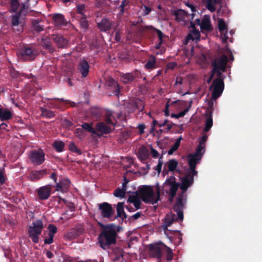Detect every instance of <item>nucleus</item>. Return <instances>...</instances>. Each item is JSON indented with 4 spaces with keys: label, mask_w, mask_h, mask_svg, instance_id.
Instances as JSON below:
<instances>
[{
    "label": "nucleus",
    "mask_w": 262,
    "mask_h": 262,
    "mask_svg": "<svg viewBox=\"0 0 262 262\" xmlns=\"http://www.w3.org/2000/svg\"><path fill=\"white\" fill-rule=\"evenodd\" d=\"M193 181L194 178L189 175H186L182 179L180 185L182 192L176 198V202L173 206L174 211L178 213V218L181 220L184 218L183 209L185 207L187 201V195L186 192L188 188L193 184Z\"/></svg>",
    "instance_id": "1"
},
{
    "label": "nucleus",
    "mask_w": 262,
    "mask_h": 262,
    "mask_svg": "<svg viewBox=\"0 0 262 262\" xmlns=\"http://www.w3.org/2000/svg\"><path fill=\"white\" fill-rule=\"evenodd\" d=\"M101 231L98 236L100 246H110L116 243L117 234L115 230V224L104 225L99 223Z\"/></svg>",
    "instance_id": "2"
},
{
    "label": "nucleus",
    "mask_w": 262,
    "mask_h": 262,
    "mask_svg": "<svg viewBox=\"0 0 262 262\" xmlns=\"http://www.w3.org/2000/svg\"><path fill=\"white\" fill-rule=\"evenodd\" d=\"M138 193L141 200L145 203L154 204L160 199L159 189L158 188L155 193L151 186H143L138 190Z\"/></svg>",
    "instance_id": "3"
},
{
    "label": "nucleus",
    "mask_w": 262,
    "mask_h": 262,
    "mask_svg": "<svg viewBox=\"0 0 262 262\" xmlns=\"http://www.w3.org/2000/svg\"><path fill=\"white\" fill-rule=\"evenodd\" d=\"M228 60V57L225 54L213 59L211 63L212 70L216 73V76H225L222 73L226 71Z\"/></svg>",
    "instance_id": "4"
},
{
    "label": "nucleus",
    "mask_w": 262,
    "mask_h": 262,
    "mask_svg": "<svg viewBox=\"0 0 262 262\" xmlns=\"http://www.w3.org/2000/svg\"><path fill=\"white\" fill-rule=\"evenodd\" d=\"M19 53L22 59L28 61L34 60L39 55L38 50L32 45H24L20 50Z\"/></svg>",
    "instance_id": "5"
},
{
    "label": "nucleus",
    "mask_w": 262,
    "mask_h": 262,
    "mask_svg": "<svg viewBox=\"0 0 262 262\" xmlns=\"http://www.w3.org/2000/svg\"><path fill=\"white\" fill-rule=\"evenodd\" d=\"M226 76H217L210 85V89H212V99L215 100L222 95L224 89V80Z\"/></svg>",
    "instance_id": "6"
},
{
    "label": "nucleus",
    "mask_w": 262,
    "mask_h": 262,
    "mask_svg": "<svg viewBox=\"0 0 262 262\" xmlns=\"http://www.w3.org/2000/svg\"><path fill=\"white\" fill-rule=\"evenodd\" d=\"M43 228V224L41 220H37L33 222L32 225L29 227L28 229L29 236L34 243H38V235L41 233Z\"/></svg>",
    "instance_id": "7"
},
{
    "label": "nucleus",
    "mask_w": 262,
    "mask_h": 262,
    "mask_svg": "<svg viewBox=\"0 0 262 262\" xmlns=\"http://www.w3.org/2000/svg\"><path fill=\"white\" fill-rule=\"evenodd\" d=\"M21 11L11 15L10 17L11 26L15 32H22L25 25L24 21L21 17Z\"/></svg>",
    "instance_id": "8"
},
{
    "label": "nucleus",
    "mask_w": 262,
    "mask_h": 262,
    "mask_svg": "<svg viewBox=\"0 0 262 262\" xmlns=\"http://www.w3.org/2000/svg\"><path fill=\"white\" fill-rule=\"evenodd\" d=\"M28 156L31 162L37 165H41L45 159V154L42 149L32 150Z\"/></svg>",
    "instance_id": "9"
},
{
    "label": "nucleus",
    "mask_w": 262,
    "mask_h": 262,
    "mask_svg": "<svg viewBox=\"0 0 262 262\" xmlns=\"http://www.w3.org/2000/svg\"><path fill=\"white\" fill-rule=\"evenodd\" d=\"M141 73L138 70H135L132 72L123 73L121 75V81L125 84H129L135 81L137 79L140 78Z\"/></svg>",
    "instance_id": "10"
},
{
    "label": "nucleus",
    "mask_w": 262,
    "mask_h": 262,
    "mask_svg": "<svg viewBox=\"0 0 262 262\" xmlns=\"http://www.w3.org/2000/svg\"><path fill=\"white\" fill-rule=\"evenodd\" d=\"M98 208L104 218H110L114 212L112 205L107 202L99 204Z\"/></svg>",
    "instance_id": "11"
},
{
    "label": "nucleus",
    "mask_w": 262,
    "mask_h": 262,
    "mask_svg": "<svg viewBox=\"0 0 262 262\" xmlns=\"http://www.w3.org/2000/svg\"><path fill=\"white\" fill-rule=\"evenodd\" d=\"M51 185H47L38 188L36 191L39 200L43 201L48 199L51 195Z\"/></svg>",
    "instance_id": "12"
},
{
    "label": "nucleus",
    "mask_w": 262,
    "mask_h": 262,
    "mask_svg": "<svg viewBox=\"0 0 262 262\" xmlns=\"http://www.w3.org/2000/svg\"><path fill=\"white\" fill-rule=\"evenodd\" d=\"M52 19L55 26L57 27H68L70 25V22L66 19L64 16L60 13L53 14Z\"/></svg>",
    "instance_id": "13"
},
{
    "label": "nucleus",
    "mask_w": 262,
    "mask_h": 262,
    "mask_svg": "<svg viewBox=\"0 0 262 262\" xmlns=\"http://www.w3.org/2000/svg\"><path fill=\"white\" fill-rule=\"evenodd\" d=\"M77 70L82 78L86 77L90 72V65L85 59H80L77 65Z\"/></svg>",
    "instance_id": "14"
},
{
    "label": "nucleus",
    "mask_w": 262,
    "mask_h": 262,
    "mask_svg": "<svg viewBox=\"0 0 262 262\" xmlns=\"http://www.w3.org/2000/svg\"><path fill=\"white\" fill-rule=\"evenodd\" d=\"M71 185V181L67 178H63L58 181L55 190L62 192H67Z\"/></svg>",
    "instance_id": "15"
},
{
    "label": "nucleus",
    "mask_w": 262,
    "mask_h": 262,
    "mask_svg": "<svg viewBox=\"0 0 262 262\" xmlns=\"http://www.w3.org/2000/svg\"><path fill=\"white\" fill-rule=\"evenodd\" d=\"M48 173L46 169L40 170H32L28 176V179L32 182H37Z\"/></svg>",
    "instance_id": "16"
},
{
    "label": "nucleus",
    "mask_w": 262,
    "mask_h": 262,
    "mask_svg": "<svg viewBox=\"0 0 262 262\" xmlns=\"http://www.w3.org/2000/svg\"><path fill=\"white\" fill-rule=\"evenodd\" d=\"M177 214H178L177 213ZM177 220H179L178 216L177 215V217H176L174 214L170 213L166 214L164 218V224L162 226L163 229H164V231L165 234H167V233L168 231V227L171 225L174 221H177ZM181 221L182 220H181Z\"/></svg>",
    "instance_id": "17"
},
{
    "label": "nucleus",
    "mask_w": 262,
    "mask_h": 262,
    "mask_svg": "<svg viewBox=\"0 0 262 262\" xmlns=\"http://www.w3.org/2000/svg\"><path fill=\"white\" fill-rule=\"evenodd\" d=\"M51 39L59 48H65L68 45V40L60 34H52Z\"/></svg>",
    "instance_id": "18"
},
{
    "label": "nucleus",
    "mask_w": 262,
    "mask_h": 262,
    "mask_svg": "<svg viewBox=\"0 0 262 262\" xmlns=\"http://www.w3.org/2000/svg\"><path fill=\"white\" fill-rule=\"evenodd\" d=\"M113 24V21L103 18L99 23H97V26L101 31L106 32L111 29Z\"/></svg>",
    "instance_id": "19"
},
{
    "label": "nucleus",
    "mask_w": 262,
    "mask_h": 262,
    "mask_svg": "<svg viewBox=\"0 0 262 262\" xmlns=\"http://www.w3.org/2000/svg\"><path fill=\"white\" fill-rule=\"evenodd\" d=\"M173 15L176 17V20L177 21H185L186 19H189L191 17L190 14L183 9H178L174 10Z\"/></svg>",
    "instance_id": "20"
},
{
    "label": "nucleus",
    "mask_w": 262,
    "mask_h": 262,
    "mask_svg": "<svg viewBox=\"0 0 262 262\" xmlns=\"http://www.w3.org/2000/svg\"><path fill=\"white\" fill-rule=\"evenodd\" d=\"M218 29L222 36L223 42H226L228 39L227 34V26L225 21L223 19H220L218 21Z\"/></svg>",
    "instance_id": "21"
},
{
    "label": "nucleus",
    "mask_w": 262,
    "mask_h": 262,
    "mask_svg": "<svg viewBox=\"0 0 262 262\" xmlns=\"http://www.w3.org/2000/svg\"><path fill=\"white\" fill-rule=\"evenodd\" d=\"M48 229L49 230V238L44 239L45 244H51L53 242L54 234L57 232V228L53 224H49Z\"/></svg>",
    "instance_id": "22"
},
{
    "label": "nucleus",
    "mask_w": 262,
    "mask_h": 262,
    "mask_svg": "<svg viewBox=\"0 0 262 262\" xmlns=\"http://www.w3.org/2000/svg\"><path fill=\"white\" fill-rule=\"evenodd\" d=\"M212 112L211 111L207 110L206 112L205 126L204 128V132H208L212 127Z\"/></svg>",
    "instance_id": "23"
},
{
    "label": "nucleus",
    "mask_w": 262,
    "mask_h": 262,
    "mask_svg": "<svg viewBox=\"0 0 262 262\" xmlns=\"http://www.w3.org/2000/svg\"><path fill=\"white\" fill-rule=\"evenodd\" d=\"M96 132L101 133L102 134H108L112 132L111 128L105 125L103 122H99L97 123L95 126Z\"/></svg>",
    "instance_id": "24"
},
{
    "label": "nucleus",
    "mask_w": 262,
    "mask_h": 262,
    "mask_svg": "<svg viewBox=\"0 0 262 262\" xmlns=\"http://www.w3.org/2000/svg\"><path fill=\"white\" fill-rule=\"evenodd\" d=\"M148 252L152 257L160 259L162 257V252L161 247H149Z\"/></svg>",
    "instance_id": "25"
},
{
    "label": "nucleus",
    "mask_w": 262,
    "mask_h": 262,
    "mask_svg": "<svg viewBox=\"0 0 262 262\" xmlns=\"http://www.w3.org/2000/svg\"><path fill=\"white\" fill-rule=\"evenodd\" d=\"M137 155L142 161L146 160L149 157V150L146 146H141L138 148Z\"/></svg>",
    "instance_id": "26"
},
{
    "label": "nucleus",
    "mask_w": 262,
    "mask_h": 262,
    "mask_svg": "<svg viewBox=\"0 0 262 262\" xmlns=\"http://www.w3.org/2000/svg\"><path fill=\"white\" fill-rule=\"evenodd\" d=\"M200 28L202 31H207L208 32L212 31V28L209 16H205L201 21Z\"/></svg>",
    "instance_id": "27"
},
{
    "label": "nucleus",
    "mask_w": 262,
    "mask_h": 262,
    "mask_svg": "<svg viewBox=\"0 0 262 262\" xmlns=\"http://www.w3.org/2000/svg\"><path fill=\"white\" fill-rule=\"evenodd\" d=\"M140 197L139 195L138 191L137 193L133 195H130L128 198V202L133 203L137 209L141 208V202L140 201Z\"/></svg>",
    "instance_id": "28"
},
{
    "label": "nucleus",
    "mask_w": 262,
    "mask_h": 262,
    "mask_svg": "<svg viewBox=\"0 0 262 262\" xmlns=\"http://www.w3.org/2000/svg\"><path fill=\"white\" fill-rule=\"evenodd\" d=\"M206 3V8L211 12H214L216 10L215 5L220 4L222 0H203Z\"/></svg>",
    "instance_id": "29"
},
{
    "label": "nucleus",
    "mask_w": 262,
    "mask_h": 262,
    "mask_svg": "<svg viewBox=\"0 0 262 262\" xmlns=\"http://www.w3.org/2000/svg\"><path fill=\"white\" fill-rule=\"evenodd\" d=\"M145 29L149 30L153 34H154L155 33H156L157 34L159 39V43L158 44L156 45L155 47L157 49H159L161 46V45L162 42V38L163 37V33L160 30L157 29L155 28H154L152 26L147 27H146Z\"/></svg>",
    "instance_id": "30"
},
{
    "label": "nucleus",
    "mask_w": 262,
    "mask_h": 262,
    "mask_svg": "<svg viewBox=\"0 0 262 262\" xmlns=\"http://www.w3.org/2000/svg\"><path fill=\"white\" fill-rule=\"evenodd\" d=\"M145 68L146 70H152L157 68V64H156V57L153 55H151L148 60L147 61L146 63H145Z\"/></svg>",
    "instance_id": "31"
},
{
    "label": "nucleus",
    "mask_w": 262,
    "mask_h": 262,
    "mask_svg": "<svg viewBox=\"0 0 262 262\" xmlns=\"http://www.w3.org/2000/svg\"><path fill=\"white\" fill-rule=\"evenodd\" d=\"M144 109V103L140 100L135 101L131 104L130 112L132 113L134 112L137 110H138L140 112H142Z\"/></svg>",
    "instance_id": "32"
},
{
    "label": "nucleus",
    "mask_w": 262,
    "mask_h": 262,
    "mask_svg": "<svg viewBox=\"0 0 262 262\" xmlns=\"http://www.w3.org/2000/svg\"><path fill=\"white\" fill-rule=\"evenodd\" d=\"M201 158L198 157L193 154H189L187 157V162L189 166H196V165L199 164L201 161Z\"/></svg>",
    "instance_id": "33"
},
{
    "label": "nucleus",
    "mask_w": 262,
    "mask_h": 262,
    "mask_svg": "<svg viewBox=\"0 0 262 262\" xmlns=\"http://www.w3.org/2000/svg\"><path fill=\"white\" fill-rule=\"evenodd\" d=\"M108 85L114 88V94L118 96L120 93V88L118 82L114 79H110L107 81Z\"/></svg>",
    "instance_id": "34"
},
{
    "label": "nucleus",
    "mask_w": 262,
    "mask_h": 262,
    "mask_svg": "<svg viewBox=\"0 0 262 262\" xmlns=\"http://www.w3.org/2000/svg\"><path fill=\"white\" fill-rule=\"evenodd\" d=\"M41 46L44 49L48 50L50 53H53L55 51L54 48L51 43L50 39L49 38H42Z\"/></svg>",
    "instance_id": "35"
},
{
    "label": "nucleus",
    "mask_w": 262,
    "mask_h": 262,
    "mask_svg": "<svg viewBox=\"0 0 262 262\" xmlns=\"http://www.w3.org/2000/svg\"><path fill=\"white\" fill-rule=\"evenodd\" d=\"M39 110L41 112V116L47 118H53L55 116V112L51 111L49 110H48L46 108L40 107L39 108Z\"/></svg>",
    "instance_id": "36"
},
{
    "label": "nucleus",
    "mask_w": 262,
    "mask_h": 262,
    "mask_svg": "<svg viewBox=\"0 0 262 262\" xmlns=\"http://www.w3.org/2000/svg\"><path fill=\"white\" fill-rule=\"evenodd\" d=\"M117 216L121 217L123 220L127 218V215L125 213L123 208V203L119 202L117 205Z\"/></svg>",
    "instance_id": "37"
},
{
    "label": "nucleus",
    "mask_w": 262,
    "mask_h": 262,
    "mask_svg": "<svg viewBox=\"0 0 262 262\" xmlns=\"http://www.w3.org/2000/svg\"><path fill=\"white\" fill-rule=\"evenodd\" d=\"M129 8V0H123L121 5L119 6L118 9H119V14L121 15L127 11Z\"/></svg>",
    "instance_id": "38"
},
{
    "label": "nucleus",
    "mask_w": 262,
    "mask_h": 262,
    "mask_svg": "<svg viewBox=\"0 0 262 262\" xmlns=\"http://www.w3.org/2000/svg\"><path fill=\"white\" fill-rule=\"evenodd\" d=\"M41 21L38 19H33L32 25L33 31L36 32H40L44 30L43 26L40 24Z\"/></svg>",
    "instance_id": "39"
},
{
    "label": "nucleus",
    "mask_w": 262,
    "mask_h": 262,
    "mask_svg": "<svg viewBox=\"0 0 262 262\" xmlns=\"http://www.w3.org/2000/svg\"><path fill=\"white\" fill-rule=\"evenodd\" d=\"M78 20H79L80 27L86 30L89 26V22L87 20V16H77Z\"/></svg>",
    "instance_id": "40"
},
{
    "label": "nucleus",
    "mask_w": 262,
    "mask_h": 262,
    "mask_svg": "<svg viewBox=\"0 0 262 262\" xmlns=\"http://www.w3.org/2000/svg\"><path fill=\"white\" fill-rule=\"evenodd\" d=\"M0 115L2 118V121L9 120L11 118L12 114L11 112L7 110H4L3 108H0Z\"/></svg>",
    "instance_id": "41"
},
{
    "label": "nucleus",
    "mask_w": 262,
    "mask_h": 262,
    "mask_svg": "<svg viewBox=\"0 0 262 262\" xmlns=\"http://www.w3.org/2000/svg\"><path fill=\"white\" fill-rule=\"evenodd\" d=\"M76 12L77 14H79V16H85L86 15L85 14L86 12V6L84 4H79L76 6Z\"/></svg>",
    "instance_id": "42"
},
{
    "label": "nucleus",
    "mask_w": 262,
    "mask_h": 262,
    "mask_svg": "<svg viewBox=\"0 0 262 262\" xmlns=\"http://www.w3.org/2000/svg\"><path fill=\"white\" fill-rule=\"evenodd\" d=\"M81 126L83 129L87 130L88 132L91 133L92 134L96 135L98 136H100L97 134L95 128L93 127L92 123L85 122L83 123Z\"/></svg>",
    "instance_id": "43"
},
{
    "label": "nucleus",
    "mask_w": 262,
    "mask_h": 262,
    "mask_svg": "<svg viewBox=\"0 0 262 262\" xmlns=\"http://www.w3.org/2000/svg\"><path fill=\"white\" fill-rule=\"evenodd\" d=\"M84 231V229L82 227H80L77 229H73L68 234L69 237L72 238H75V237L82 233Z\"/></svg>",
    "instance_id": "44"
},
{
    "label": "nucleus",
    "mask_w": 262,
    "mask_h": 262,
    "mask_svg": "<svg viewBox=\"0 0 262 262\" xmlns=\"http://www.w3.org/2000/svg\"><path fill=\"white\" fill-rule=\"evenodd\" d=\"M166 165L168 168V171H174L178 165V162L175 159H171L167 162Z\"/></svg>",
    "instance_id": "45"
},
{
    "label": "nucleus",
    "mask_w": 262,
    "mask_h": 262,
    "mask_svg": "<svg viewBox=\"0 0 262 262\" xmlns=\"http://www.w3.org/2000/svg\"><path fill=\"white\" fill-rule=\"evenodd\" d=\"M113 112L110 110H107L105 113L104 120L107 124L114 125L113 120Z\"/></svg>",
    "instance_id": "46"
},
{
    "label": "nucleus",
    "mask_w": 262,
    "mask_h": 262,
    "mask_svg": "<svg viewBox=\"0 0 262 262\" xmlns=\"http://www.w3.org/2000/svg\"><path fill=\"white\" fill-rule=\"evenodd\" d=\"M182 139V137H180L177 139L175 143L171 146L169 150L168 151V154L169 155H172L173 153L177 150L180 146L181 140Z\"/></svg>",
    "instance_id": "47"
},
{
    "label": "nucleus",
    "mask_w": 262,
    "mask_h": 262,
    "mask_svg": "<svg viewBox=\"0 0 262 262\" xmlns=\"http://www.w3.org/2000/svg\"><path fill=\"white\" fill-rule=\"evenodd\" d=\"M200 36V34L199 31L194 28L192 30L191 33L188 35L187 38L188 39H192V40H194V39H199Z\"/></svg>",
    "instance_id": "48"
},
{
    "label": "nucleus",
    "mask_w": 262,
    "mask_h": 262,
    "mask_svg": "<svg viewBox=\"0 0 262 262\" xmlns=\"http://www.w3.org/2000/svg\"><path fill=\"white\" fill-rule=\"evenodd\" d=\"M180 186L179 183H174L171 185L169 189V195L171 198H174L177 193L179 187Z\"/></svg>",
    "instance_id": "49"
},
{
    "label": "nucleus",
    "mask_w": 262,
    "mask_h": 262,
    "mask_svg": "<svg viewBox=\"0 0 262 262\" xmlns=\"http://www.w3.org/2000/svg\"><path fill=\"white\" fill-rule=\"evenodd\" d=\"M64 143L61 141H56L54 142L53 146L57 152H62L64 147Z\"/></svg>",
    "instance_id": "50"
},
{
    "label": "nucleus",
    "mask_w": 262,
    "mask_h": 262,
    "mask_svg": "<svg viewBox=\"0 0 262 262\" xmlns=\"http://www.w3.org/2000/svg\"><path fill=\"white\" fill-rule=\"evenodd\" d=\"M69 149L71 152L76 153L78 155H81L82 154L81 150L77 148L74 142H71L69 144Z\"/></svg>",
    "instance_id": "51"
},
{
    "label": "nucleus",
    "mask_w": 262,
    "mask_h": 262,
    "mask_svg": "<svg viewBox=\"0 0 262 262\" xmlns=\"http://www.w3.org/2000/svg\"><path fill=\"white\" fill-rule=\"evenodd\" d=\"M205 152V146H202L201 145H198L195 153L193 154L195 156H198V157H200V158H202L203 155Z\"/></svg>",
    "instance_id": "52"
},
{
    "label": "nucleus",
    "mask_w": 262,
    "mask_h": 262,
    "mask_svg": "<svg viewBox=\"0 0 262 262\" xmlns=\"http://www.w3.org/2000/svg\"><path fill=\"white\" fill-rule=\"evenodd\" d=\"M10 10L13 12L16 13L18 7L19 6V3L18 0H11L10 2Z\"/></svg>",
    "instance_id": "53"
},
{
    "label": "nucleus",
    "mask_w": 262,
    "mask_h": 262,
    "mask_svg": "<svg viewBox=\"0 0 262 262\" xmlns=\"http://www.w3.org/2000/svg\"><path fill=\"white\" fill-rule=\"evenodd\" d=\"M189 107L190 106L185 108L183 111L180 112L177 114H172L171 115V117L178 119L179 118L184 117L185 114L189 111Z\"/></svg>",
    "instance_id": "54"
},
{
    "label": "nucleus",
    "mask_w": 262,
    "mask_h": 262,
    "mask_svg": "<svg viewBox=\"0 0 262 262\" xmlns=\"http://www.w3.org/2000/svg\"><path fill=\"white\" fill-rule=\"evenodd\" d=\"M126 191L123 190V189L117 188L114 192V195L116 197H119L120 198H123L125 195Z\"/></svg>",
    "instance_id": "55"
},
{
    "label": "nucleus",
    "mask_w": 262,
    "mask_h": 262,
    "mask_svg": "<svg viewBox=\"0 0 262 262\" xmlns=\"http://www.w3.org/2000/svg\"><path fill=\"white\" fill-rule=\"evenodd\" d=\"M132 134V132L131 130H124L122 132L121 135V140L122 141L126 140L127 139L130 137Z\"/></svg>",
    "instance_id": "56"
},
{
    "label": "nucleus",
    "mask_w": 262,
    "mask_h": 262,
    "mask_svg": "<svg viewBox=\"0 0 262 262\" xmlns=\"http://www.w3.org/2000/svg\"><path fill=\"white\" fill-rule=\"evenodd\" d=\"M47 106L50 108L62 109V107L61 106L60 104L55 102H48L47 103Z\"/></svg>",
    "instance_id": "57"
},
{
    "label": "nucleus",
    "mask_w": 262,
    "mask_h": 262,
    "mask_svg": "<svg viewBox=\"0 0 262 262\" xmlns=\"http://www.w3.org/2000/svg\"><path fill=\"white\" fill-rule=\"evenodd\" d=\"M62 258L64 262H75L77 261L79 259V257H73L68 255L64 254L62 255Z\"/></svg>",
    "instance_id": "58"
},
{
    "label": "nucleus",
    "mask_w": 262,
    "mask_h": 262,
    "mask_svg": "<svg viewBox=\"0 0 262 262\" xmlns=\"http://www.w3.org/2000/svg\"><path fill=\"white\" fill-rule=\"evenodd\" d=\"M166 260L170 261L173 258V252L169 247H166Z\"/></svg>",
    "instance_id": "59"
},
{
    "label": "nucleus",
    "mask_w": 262,
    "mask_h": 262,
    "mask_svg": "<svg viewBox=\"0 0 262 262\" xmlns=\"http://www.w3.org/2000/svg\"><path fill=\"white\" fill-rule=\"evenodd\" d=\"M10 76L13 78H18L20 76V73L14 68L10 69Z\"/></svg>",
    "instance_id": "60"
},
{
    "label": "nucleus",
    "mask_w": 262,
    "mask_h": 262,
    "mask_svg": "<svg viewBox=\"0 0 262 262\" xmlns=\"http://www.w3.org/2000/svg\"><path fill=\"white\" fill-rule=\"evenodd\" d=\"M189 169L188 172L189 173H188L187 175H189L190 176H192V178H194V176H196L198 174V171H196L195 166H189Z\"/></svg>",
    "instance_id": "61"
},
{
    "label": "nucleus",
    "mask_w": 262,
    "mask_h": 262,
    "mask_svg": "<svg viewBox=\"0 0 262 262\" xmlns=\"http://www.w3.org/2000/svg\"><path fill=\"white\" fill-rule=\"evenodd\" d=\"M50 178L51 179H52L54 181V182L55 184V185H53L52 186L56 188L57 183H58V181L57 180V179H58L57 173L56 172H52L50 176Z\"/></svg>",
    "instance_id": "62"
},
{
    "label": "nucleus",
    "mask_w": 262,
    "mask_h": 262,
    "mask_svg": "<svg viewBox=\"0 0 262 262\" xmlns=\"http://www.w3.org/2000/svg\"><path fill=\"white\" fill-rule=\"evenodd\" d=\"M186 6H188L189 8H190V9H191V11H192V13L191 14H190V16H191V18H190V19H193V18H194V16H195V13H194V12H195L196 11V8H195V7L194 5H193L192 4H190V3H187V4H186Z\"/></svg>",
    "instance_id": "63"
},
{
    "label": "nucleus",
    "mask_w": 262,
    "mask_h": 262,
    "mask_svg": "<svg viewBox=\"0 0 262 262\" xmlns=\"http://www.w3.org/2000/svg\"><path fill=\"white\" fill-rule=\"evenodd\" d=\"M91 113L96 118H99L101 115L100 111L97 108H92L91 110Z\"/></svg>",
    "instance_id": "64"
}]
</instances>
